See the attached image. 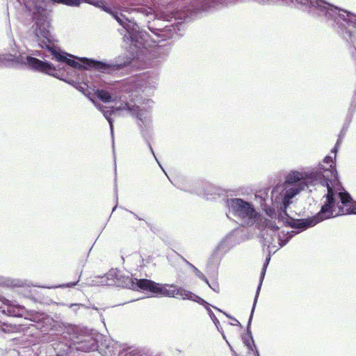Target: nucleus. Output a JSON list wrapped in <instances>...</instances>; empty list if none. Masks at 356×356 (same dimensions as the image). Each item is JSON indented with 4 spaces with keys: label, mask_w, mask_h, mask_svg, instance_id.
Segmentation results:
<instances>
[{
    "label": "nucleus",
    "mask_w": 356,
    "mask_h": 356,
    "mask_svg": "<svg viewBox=\"0 0 356 356\" xmlns=\"http://www.w3.org/2000/svg\"><path fill=\"white\" fill-rule=\"evenodd\" d=\"M33 3L34 7L32 17L34 24L30 36L44 52L38 54L42 60L26 56L24 63L33 70L49 74L74 86L85 95L92 92L104 103L119 100V106L100 108L109 123L111 134L113 138L114 128L111 115H115L119 111L130 110L131 106L127 102L124 93L133 95L134 92H143V83L131 79L97 84L91 81L90 76H88L83 70L93 69L104 74H113L132 67V60L124 54L110 62H104L78 57L60 49L50 32V11L44 7V2L33 1Z\"/></svg>",
    "instance_id": "obj_1"
},
{
    "label": "nucleus",
    "mask_w": 356,
    "mask_h": 356,
    "mask_svg": "<svg viewBox=\"0 0 356 356\" xmlns=\"http://www.w3.org/2000/svg\"><path fill=\"white\" fill-rule=\"evenodd\" d=\"M338 151L337 147H333L331 153L334 156H325L323 163H320L316 168L307 171L291 170L286 176L284 184L273 188V197L275 200L282 197V205L286 207L305 187L317 184L326 187L327 193L323 196L325 200L321 210L310 219L295 221L297 227L305 228L339 216L356 215V202L339 181L336 168Z\"/></svg>",
    "instance_id": "obj_2"
},
{
    "label": "nucleus",
    "mask_w": 356,
    "mask_h": 356,
    "mask_svg": "<svg viewBox=\"0 0 356 356\" xmlns=\"http://www.w3.org/2000/svg\"><path fill=\"white\" fill-rule=\"evenodd\" d=\"M216 7V1L213 0H193L189 4L186 2L180 9L177 8L172 10L175 23H168L163 26L160 19L149 22L147 28L151 34L145 30H140L137 24L139 16H148L152 13L149 8L140 6L120 10L107 8L104 10L122 26L119 32L123 35L124 41H127L129 44L128 51L133 56V58H130L132 62L136 59L146 63L155 56L156 47H162V42L178 35V32L184 29V23L188 22L198 14Z\"/></svg>",
    "instance_id": "obj_3"
},
{
    "label": "nucleus",
    "mask_w": 356,
    "mask_h": 356,
    "mask_svg": "<svg viewBox=\"0 0 356 356\" xmlns=\"http://www.w3.org/2000/svg\"><path fill=\"white\" fill-rule=\"evenodd\" d=\"M269 191V188H266L264 191H260L255 195V198L260 203L262 210L270 218L275 217L279 222H282L286 227H291L293 230H282L278 232L279 227L277 225L270 226V223L263 220L264 224L259 225V231L263 245L267 247L268 254L265 260L266 263L270 262L271 254L275 253L280 248L286 245L293 236L316 225L307 226L305 228H303L302 226L297 227L295 225V221L310 219L311 217L300 219L291 218L286 212V209L289 205H287L286 207L282 205V197L275 200L273 197V189L270 191V196L268 194Z\"/></svg>",
    "instance_id": "obj_4"
},
{
    "label": "nucleus",
    "mask_w": 356,
    "mask_h": 356,
    "mask_svg": "<svg viewBox=\"0 0 356 356\" xmlns=\"http://www.w3.org/2000/svg\"><path fill=\"white\" fill-rule=\"evenodd\" d=\"M305 8L312 15L321 18L343 40L353 46L351 56L356 60V14L325 0H310Z\"/></svg>",
    "instance_id": "obj_5"
},
{
    "label": "nucleus",
    "mask_w": 356,
    "mask_h": 356,
    "mask_svg": "<svg viewBox=\"0 0 356 356\" xmlns=\"http://www.w3.org/2000/svg\"><path fill=\"white\" fill-rule=\"evenodd\" d=\"M227 205L229 212L237 218L243 226L251 227L255 225L259 230V225L264 224L263 220L270 223V226L275 225V222L261 216L256 210L253 204L242 198L227 199Z\"/></svg>",
    "instance_id": "obj_6"
},
{
    "label": "nucleus",
    "mask_w": 356,
    "mask_h": 356,
    "mask_svg": "<svg viewBox=\"0 0 356 356\" xmlns=\"http://www.w3.org/2000/svg\"><path fill=\"white\" fill-rule=\"evenodd\" d=\"M64 334L69 336L77 351L86 353L98 350L99 339L102 337L97 332L76 325H70Z\"/></svg>",
    "instance_id": "obj_7"
},
{
    "label": "nucleus",
    "mask_w": 356,
    "mask_h": 356,
    "mask_svg": "<svg viewBox=\"0 0 356 356\" xmlns=\"http://www.w3.org/2000/svg\"><path fill=\"white\" fill-rule=\"evenodd\" d=\"M143 283L145 284L144 291H149L155 296L175 298L181 297L183 300L191 301H193L194 298L201 300L199 296L174 284H160L148 279L142 281Z\"/></svg>",
    "instance_id": "obj_8"
},
{
    "label": "nucleus",
    "mask_w": 356,
    "mask_h": 356,
    "mask_svg": "<svg viewBox=\"0 0 356 356\" xmlns=\"http://www.w3.org/2000/svg\"><path fill=\"white\" fill-rule=\"evenodd\" d=\"M154 105V102L150 99H145L143 102V106L141 107L135 106L134 111L136 113V118L138 120V124L140 129V134L144 140L146 142L150 152L159 163V166L162 168L161 163L157 159L154 149L149 142V138L152 135V126L150 120V109ZM163 171L164 170L162 169Z\"/></svg>",
    "instance_id": "obj_9"
},
{
    "label": "nucleus",
    "mask_w": 356,
    "mask_h": 356,
    "mask_svg": "<svg viewBox=\"0 0 356 356\" xmlns=\"http://www.w3.org/2000/svg\"><path fill=\"white\" fill-rule=\"evenodd\" d=\"M232 233L227 234L216 247L211 257L208 260V266H213L217 268L222 256L234 245L231 240Z\"/></svg>",
    "instance_id": "obj_10"
},
{
    "label": "nucleus",
    "mask_w": 356,
    "mask_h": 356,
    "mask_svg": "<svg viewBox=\"0 0 356 356\" xmlns=\"http://www.w3.org/2000/svg\"><path fill=\"white\" fill-rule=\"evenodd\" d=\"M117 276L114 277V281L116 282L114 286L127 288L136 291H144L145 284H142V281L146 279L133 278L132 277L122 275L121 272L116 270Z\"/></svg>",
    "instance_id": "obj_11"
},
{
    "label": "nucleus",
    "mask_w": 356,
    "mask_h": 356,
    "mask_svg": "<svg viewBox=\"0 0 356 356\" xmlns=\"http://www.w3.org/2000/svg\"><path fill=\"white\" fill-rule=\"evenodd\" d=\"M189 191L200 196H205L207 200H213L220 197L222 193V189L207 182H202L201 183V187L193 188Z\"/></svg>",
    "instance_id": "obj_12"
},
{
    "label": "nucleus",
    "mask_w": 356,
    "mask_h": 356,
    "mask_svg": "<svg viewBox=\"0 0 356 356\" xmlns=\"http://www.w3.org/2000/svg\"><path fill=\"white\" fill-rule=\"evenodd\" d=\"M24 282L19 279H11L8 277L0 278V286L6 287H18L19 290V293H22L24 297L30 298L34 301H37V299L34 296L35 290L31 291L28 289H22L24 287Z\"/></svg>",
    "instance_id": "obj_13"
},
{
    "label": "nucleus",
    "mask_w": 356,
    "mask_h": 356,
    "mask_svg": "<svg viewBox=\"0 0 356 356\" xmlns=\"http://www.w3.org/2000/svg\"><path fill=\"white\" fill-rule=\"evenodd\" d=\"M254 306L252 307L251 312L248 318V321L246 327V332L242 336V340L245 346L249 350L253 351L254 356H260L259 352L257 350L253 336L251 332V324L253 318L254 312L255 310Z\"/></svg>",
    "instance_id": "obj_14"
},
{
    "label": "nucleus",
    "mask_w": 356,
    "mask_h": 356,
    "mask_svg": "<svg viewBox=\"0 0 356 356\" xmlns=\"http://www.w3.org/2000/svg\"><path fill=\"white\" fill-rule=\"evenodd\" d=\"M26 312V309L24 306L20 305L16 301L10 300H9L3 307V312L13 317L22 316Z\"/></svg>",
    "instance_id": "obj_15"
},
{
    "label": "nucleus",
    "mask_w": 356,
    "mask_h": 356,
    "mask_svg": "<svg viewBox=\"0 0 356 356\" xmlns=\"http://www.w3.org/2000/svg\"><path fill=\"white\" fill-rule=\"evenodd\" d=\"M70 339H71L70 338ZM53 348L56 356H69L75 349L72 340L69 341H59L53 344Z\"/></svg>",
    "instance_id": "obj_16"
},
{
    "label": "nucleus",
    "mask_w": 356,
    "mask_h": 356,
    "mask_svg": "<svg viewBox=\"0 0 356 356\" xmlns=\"http://www.w3.org/2000/svg\"><path fill=\"white\" fill-rule=\"evenodd\" d=\"M193 302H197V303L204 306V307L206 309V310L207 312L208 315L209 316V317L211 318V319L212 320V321L215 324L217 330L222 334V337L225 339L226 337H225V334L223 332L222 328L220 327V321L216 318V316H215L214 313L213 312V311L210 308V307H212L213 305L209 304L208 302H207L205 300H204L202 298H201V300H200L196 299V298H194Z\"/></svg>",
    "instance_id": "obj_17"
},
{
    "label": "nucleus",
    "mask_w": 356,
    "mask_h": 356,
    "mask_svg": "<svg viewBox=\"0 0 356 356\" xmlns=\"http://www.w3.org/2000/svg\"><path fill=\"white\" fill-rule=\"evenodd\" d=\"M115 276H117L116 269H111L103 276L97 277V280H92V283L101 286H114L116 283L114 281Z\"/></svg>",
    "instance_id": "obj_18"
},
{
    "label": "nucleus",
    "mask_w": 356,
    "mask_h": 356,
    "mask_svg": "<svg viewBox=\"0 0 356 356\" xmlns=\"http://www.w3.org/2000/svg\"><path fill=\"white\" fill-rule=\"evenodd\" d=\"M0 300L2 302L4 305L9 301V299L6 298L2 293L0 292ZM16 330V325H13L12 323H8L7 322H2L0 321V334H6L10 332H13Z\"/></svg>",
    "instance_id": "obj_19"
},
{
    "label": "nucleus",
    "mask_w": 356,
    "mask_h": 356,
    "mask_svg": "<svg viewBox=\"0 0 356 356\" xmlns=\"http://www.w3.org/2000/svg\"><path fill=\"white\" fill-rule=\"evenodd\" d=\"M13 52L8 53H2L0 54V65H6V63L12 62V63H19L20 60L19 57H18L16 54V51L15 49L12 50Z\"/></svg>",
    "instance_id": "obj_20"
},
{
    "label": "nucleus",
    "mask_w": 356,
    "mask_h": 356,
    "mask_svg": "<svg viewBox=\"0 0 356 356\" xmlns=\"http://www.w3.org/2000/svg\"><path fill=\"white\" fill-rule=\"evenodd\" d=\"M54 4H63L69 6L78 7L83 2V0H50ZM85 2H88L84 0Z\"/></svg>",
    "instance_id": "obj_21"
},
{
    "label": "nucleus",
    "mask_w": 356,
    "mask_h": 356,
    "mask_svg": "<svg viewBox=\"0 0 356 356\" xmlns=\"http://www.w3.org/2000/svg\"><path fill=\"white\" fill-rule=\"evenodd\" d=\"M266 266H263V268L261 269V273H260L259 283L257 289V291H256V293H255V296H254V298L252 306L256 307V305H257V300H258L259 295V293H260V290H261V285H262V282H263V280L264 279V276L266 275Z\"/></svg>",
    "instance_id": "obj_22"
},
{
    "label": "nucleus",
    "mask_w": 356,
    "mask_h": 356,
    "mask_svg": "<svg viewBox=\"0 0 356 356\" xmlns=\"http://www.w3.org/2000/svg\"><path fill=\"white\" fill-rule=\"evenodd\" d=\"M186 262L188 264V265L193 269V272L195 273V275L204 281L206 284H209V280L206 277V276L197 268H196L193 264H191L188 261L185 260Z\"/></svg>",
    "instance_id": "obj_23"
},
{
    "label": "nucleus",
    "mask_w": 356,
    "mask_h": 356,
    "mask_svg": "<svg viewBox=\"0 0 356 356\" xmlns=\"http://www.w3.org/2000/svg\"><path fill=\"white\" fill-rule=\"evenodd\" d=\"M129 356H149L143 349L136 348L129 353Z\"/></svg>",
    "instance_id": "obj_24"
},
{
    "label": "nucleus",
    "mask_w": 356,
    "mask_h": 356,
    "mask_svg": "<svg viewBox=\"0 0 356 356\" xmlns=\"http://www.w3.org/2000/svg\"><path fill=\"white\" fill-rule=\"evenodd\" d=\"M356 111V90H355V94L353 98V100L351 101L350 107L348 108V114L353 115L355 112Z\"/></svg>",
    "instance_id": "obj_25"
},
{
    "label": "nucleus",
    "mask_w": 356,
    "mask_h": 356,
    "mask_svg": "<svg viewBox=\"0 0 356 356\" xmlns=\"http://www.w3.org/2000/svg\"><path fill=\"white\" fill-rule=\"evenodd\" d=\"M212 307L214 309H216V311L222 312V314H224L227 318H229L236 321L237 323V325H238L240 326H242L241 324L240 323V322L236 318L233 317L232 316H231L229 314H227L226 312H223L222 309H219L218 307H217L216 306H212Z\"/></svg>",
    "instance_id": "obj_26"
},
{
    "label": "nucleus",
    "mask_w": 356,
    "mask_h": 356,
    "mask_svg": "<svg viewBox=\"0 0 356 356\" xmlns=\"http://www.w3.org/2000/svg\"><path fill=\"white\" fill-rule=\"evenodd\" d=\"M213 291L216 292V293H219V291H220V288H219V285L218 284V282H214L213 283H210L209 282V284H207Z\"/></svg>",
    "instance_id": "obj_27"
},
{
    "label": "nucleus",
    "mask_w": 356,
    "mask_h": 356,
    "mask_svg": "<svg viewBox=\"0 0 356 356\" xmlns=\"http://www.w3.org/2000/svg\"><path fill=\"white\" fill-rule=\"evenodd\" d=\"M79 281V279L77 281H75V282H68V283L64 284L61 285L60 287H63V288H72V287H74L77 284Z\"/></svg>",
    "instance_id": "obj_28"
},
{
    "label": "nucleus",
    "mask_w": 356,
    "mask_h": 356,
    "mask_svg": "<svg viewBox=\"0 0 356 356\" xmlns=\"http://www.w3.org/2000/svg\"><path fill=\"white\" fill-rule=\"evenodd\" d=\"M353 115H350V114L348 113L347 116L345 119L343 124L349 127V126L352 122V120H353Z\"/></svg>",
    "instance_id": "obj_29"
},
{
    "label": "nucleus",
    "mask_w": 356,
    "mask_h": 356,
    "mask_svg": "<svg viewBox=\"0 0 356 356\" xmlns=\"http://www.w3.org/2000/svg\"><path fill=\"white\" fill-rule=\"evenodd\" d=\"M348 129V127L343 124L339 136H340L341 138H344Z\"/></svg>",
    "instance_id": "obj_30"
},
{
    "label": "nucleus",
    "mask_w": 356,
    "mask_h": 356,
    "mask_svg": "<svg viewBox=\"0 0 356 356\" xmlns=\"http://www.w3.org/2000/svg\"><path fill=\"white\" fill-rule=\"evenodd\" d=\"M89 3H90L91 5H93L96 7H101V3H102V0L101 1H99V0H92L91 2H88Z\"/></svg>",
    "instance_id": "obj_31"
},
{
    "label": "nucleus",
    "mask_w": 356,
    "mask_h": 356,
    "mask_svg": "<svg viewBox=\"0 0 356 356\" xmlns=\"http://www.w3.org/2000/svg\"><path fill=\"white\" fill-rule=\"evenodd\" d=\"M343 138H341L340 136H338V139L334 145V147H337V149L339 148V146L341 145V143H342V140H343Z\"/></svg>",
    "instance_id": "obj_32"
},
{
    "label": "nucleus",
    "mask_w": 356,
    "mask_h": 356,
    "mask_svg": "<svg viewBox=\"0 0 356 356\" xmlns=\"http://www.w3.org/2000/svg\"><path fill=\"white\" fill-rule=\"evenodd\" d=\"M343 138H341L340 136H338V139L334 145V147H337V149L339 148V146L341 145V143H342V140H343Z\"/></svg>",
    "instance_id": "obj_33"
},
{
    "label": "nucleus",
    "mask_w": 356,
    "mask_h": 356,
    "mask_svg": "<svg viewBox=\"0 0 356 356\" xmlns=\"http://www.w3.org/2000/svg\"><path fill=\"white\" fill-rule=\"evenodd\" d=\"M343 138H341L340 136H338V139L334 145V147H337V149L339 148V146L341 145V143H342V140H343Z\"/></svg>",
    "instance_id": "obj_34"
},
{
    "label": "nucleus",
    "mask_w": 356,
    "mask_h": 356,
    "mask_svg": "<svg viewBox=\"0 0 356 356\" xmlns=\"http://www.w3.org/2000/svg\"><path fill=\"white\" fill-rule=\"evenodd\" d=\"M115 196H116V201L118 202V188H117V186L115 185ZM118 207V202L116 203V204L113 207V209H112V213L115 211V210Z\"/></svg>",
    "instance_id": "obj_35"
},
{
    "label": "nucleus",
    "mask_w": 356,
    "mask_h": 356,
    "mask_svg": "<svg viewBox=\"0 0 356 356\" xmlns=\"http://www.w3.org/2000/svg\"><path fill=\"white\" fill-rule=\"evenodd\" d=\"M129 212L133 214L136 218L138 219V220H143L141 218L138 217L137 214H136L135 213H134L133 211H129Z\"/></svg>",
    "instance_id": "obj_36"
},
{
    "label": "nucleus",
    "mask_w": 356,
    "mask_h": 356,
    "mask_svg": "<svg viewBox=\"0 0 356 356\" xmlns=\"http://www.w3.org/2000/svg\"><path fill=\"white\" fill-rule=\"evenodd\" d=\"M81 305V304H71L70 307H79Z\"/></svg>",
    "instance_id": "obj_37"
},
{
    "label": "nucleus",
    "mask_w": 356,
    "mask_h": 356,
    "mask_svg": "<svg viewBox=\"0 0 356 356\" xmlns=\"http://www.w3.org/2000/svg\"><path fill=\"white\" fill-rule=\"evenodd\" d=\"M133 257H134L135 259H138V258L141 259V256H140V255H138V254H134V255H133Z\"/></svg>",
    "instance_id": "obj_38"
},
{
    "label": "nucleus",
    "mask_w": 356,
    "mask_h": 356,
    "mask_svg": "<svg viewBox=\"0 0 356 356\" xmlns=\"http://www.w3.org/2000/svg\"><path fill=\"white\" fill-rule=\"evenodd\" d=\"M268 264H269V263H266V261H265V262H264V264L263 266H266V268H267V266H268Z\"/></svg>",
    "instance_id": "obj_39"
},
{
    "label": "nucleus",
    "mask_w": 356,
    "mask_h": 356,
    "mask_svg": "<svg viewBox=\"0 0 356 356\" xmlns=\"http://www.w3.org/2000/svg\"><path fill=\"white\" fill-rule=\"evenodd\" d=\"M146 224L148 225L149 227L152 228V226H151V224H149V222H146Z\"/></svg>",
    "instance_id": "obj_40"
},
{
    "label": "nucleus",
    "mask_w": 356,
    "mask_h": 356,
    "mask_svg": "<svg viewBox=\"0 0 356 356\" xmlns=\"http://www.w3.org/2000/svg\"><path fill=\"white\" fill-rule=\"evenodd\" d=\"M123 353H124V350L121 351L120 353V356H122Z\"/></svg>",
    "instance_id": "obj_41"
},
{
    "label": "nucleus",
    "mask_w": 356,
    "mask_h": 356,
    "mask_svg": "<svg viewBox=\"0 0 356 356\" xmlns=\"http://www.w3.org/2000/svg\"><path fill=\"white\" fill-rule=\"evenodd\" d=\"M181 190L186 191L187 190L186 188H181Z\"/></svg>",
    "instance_id": "obj_42"
},
{
    "label": "nucleus",
    "mask_w": 356,
    "mask_h": 356,
    "mask_svg": "<svg viewBox=\"0 0 356 356\" xmlns=\"http://www.w3.org/2000/svg\"><path fill=\"white\" fill-rule=\"evenodd\" d=\"M81 274H82V273L81 272V273L79 275V278L81 277Z\"/></svg>",
    "instance_id": "obj_43"
}]
</instances>
